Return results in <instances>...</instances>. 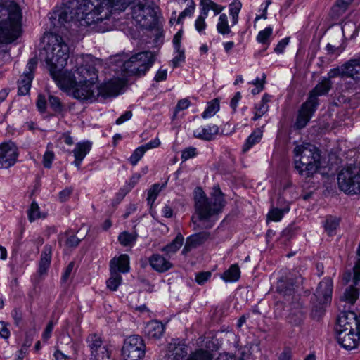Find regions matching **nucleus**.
<instances>
[{"label":"nucleus","mask_w":360,"mask_h":360,"mask_svg":"<svg viewBox=\"0 0 360 360\" xmlns=\"http://www.w3.org/2000/svg\"><path fill=\"white\" fill-rule=\"evenodd\" d=\"M132 0H82L76 10V17L86 25H94L97 32H104L110 29L106 22L110 17L124 11Z\"/></svg>","instance_id":"1"},{"label":"nucleus","mask_w":360,"mask_h":360,"mask_svg":"<svg viewBox=\"0 0 360 360\" xmlns=\"http://www.w3.org/2000/svg\"><path fill=\"white\" fill-rule=\"evenodd\" d=\"M23 0H0V44H10L20 36Z\"/></svg>","instance_id":"2"},{"label":"nucleus","mask_w":360,"mask_h":360,"mask_svg":"<svg viewBox=\"0 0 360 360\" xmlns=\"http://www.w3.org/2000/svg\"><path fill=\"white\" fill-rule=\"evenodd\" d=\"M294 153L296 158H300L295 161V168L300 175L309 177L316 173L320 167V154L314 146L309 143L297 146Z\"/></svg>","instance_id":"3"},{"label":"nucleus","mask_w":360,"mask_h":360,"mask_svg":"<svg viewBox=\"0 0 360 360\" xmlns=\"http://www.w3.org/2000/svg\"><path fill=\"white\" fill-rule=\"evenodd\" d=\"M70 49L61 37H57L54 44H46L40 50L39 58L51 69L60 70L66 65L69 58Z\"/></svg>","instance_id":"4"},{"label":"nucleus","mask_w":360,"mask_h":360,"mask_svg":"<svg viewBox=\"0 0 360 360\" xmlns=\"http://www.w3.org/2000/svg\"><path fill=\"white\" fill-rule=\"evenodd\" d=\"M122 71L128 76L141 77L150 68L155 61V54L150 51L137 53L128 60L122 59Z\"/></svg>","instance_id":"5"},{"label":"nucleus","mask_w":360,"mask_h":360,"mask_svg":"<svg viewBox=\"0 0 360 360\" xmlns=\"http://www.w3.org/2000/svg\"><path fill=\"white\" fill-rule=\"evenodd\" d=\"M349 316L342 314L339 316L335 332L338 342L345 349L351 350L360 344V335L356 329L354 332L353 321H348L350 319Z\"/></svg>","instance_id":"6"},{"label":"nucleus","mask_w":360,"mask_h":360,"mask_svg":"<svg viewBox=\"0 0 360 360\" xmlns=\"http://www.w3.org/2000/svg\"><path fill=\"white\" fill-rule=\"evenodd\" d=\"M226 201L219 185H215L210 193V197L204 195V227L211 228L218 219V214L225 206Z\"/></svg>","instance_id":"7"},{"label":"nucleus","mask_w":360,"mask_h":360,"mask_svg":"<svg viewBox=\"0 0 360 360\" xmlns=\"http://www.w3.org/2000/svg\"><path fill=\"white\" fill-rule=\"evenodd\" d=\"M158 8L150 0H136L131 7V15L140 27L151 29L157 23Z\"/></svg>","instance_id":"8"},{"label":"nucleus","mask_w":360,"mask_h":360,"mask_svg":"<svg viewBox=\"0 0 360 360\" xmlns=\"http://www.w3.org/2000/svg\"><path fill=\"white\" fill-rule=\"evenodd\" d=\"M78 67L75 72L77 75L79 83H96L98 80V65L101 62L91 56H82L76 60Z\"/></svg>","instance_id":"9"},{"label":"nucleus","mask_w":360,"mask_h":360,"mask_svg":"<svg viewBox=\"0 0 360 360\" xmlns=\"http://www.w3.org/2000/svg\"><path fill=\"white\" fill-rule=\"evenodd\" d=\"M110 276L106 284L108 289L112 291L117 290L122 283L120 273H127L129 271V257L127 255H121L119 257H114L110 262Z\"/></svg>","instance_id":"10"},{"label":"nucleus","mask_w":360,"mask_h":360,"mask_svg":"<svg viewBox=\"0 0 360 360\" xmlns=\"http://www.w3.org/2000/svg\"><path fill=\"white\" fill-rule=\"evenodd\" d=\"M146 346L142 337L138 335L127 338L122 348V360H142L146 354Z\"/></svg>","instance_id":"11"},{"label":"nucleus","mask_w":360,"mask_h":360,"mask_svg":"<svg viewBox=\"0 0 360 360\" xmlns=\"http://www.w3.org/2000/svg\"><path fill=\"white\" fill-rule=\"evenodd\" d=\"M299 278L291 272H285L278 280L276 291L287 301L300 300V295L296 294L298 288Z\"/></svg>","instance_id":"12"},{"label":"nucleus","mask_w":360,"mask_h":360,"mask_svg":"<svg viewBox=\"0 0 360 360\" xmlns=\"http://www.w3.org/2000/svg\"><path fill=\"white\" fill-rule=\"evenodd\" d=\"M351 166L342 169L338 174V183L340 189L347 194L360 193V174Z\"/></svg>","instance_id":"13"},{"label":"nucleus","mask_w":360,"mask_h":360,"mask_svg":"<svg viewBox=\"0 0 360 360\" xmlns=\"http://www.w3.org/2000/svg\"><path fill=\"white\" fill-rule=\"evenodd\" d=\"M86 342L91 352V360H107L110 359L109 346L104 344L101 337L96 333L89 334Z\"/></svg>","instance_id":"14"},{"label":"nucleus","mask_w":360,"mask_h":360,"mask_svg":"<svg viewBox=\"0 0 360 360\" xmlns=\"http://www.w3.org/2000/svg\"><path fill=\"white\" fill-rule=\"evenodd\" d=\"M333 289V281L330 278H325L319 283L314 294V297L317 299L319 305L314 306L312 312L313 316H314V312H318L319 315L323 314V305L330 302Z\"/></svg>","instance_id":"15"},{"label":"nucleus","mask_w":360,"mask_h":360,"mask_svg":"<svg viewBox=\"0 0 360 360\" xmlns=\"http://www.w3.org/2000/svg\"><path fill=\"white\" fill-rule=\"evenodd\" d=\"M50 75L57 84L63 89L72 90L78 82L77 75L75 72L72 73L71 71L51 69Z\"/></svg>","instance_id":"16"},{"label":"nucleus","mask_w":360,"mask_h":360,"mask_svg":"<svg viewBox=\"0 0 360 360\" xmlns=\"http://www.w3.org/2000/svg\"><path fill=\"white\" fill-rule=\"evenodd\" d=\"M72 96L80 101H96L99 97V91L96 83H77L72 90Z\"/></svg>","instance_id":"17"},{"label":"nucleus","mask_w":360,"mask_h":360,"mask_svg":"<svg viewBox=\"0 0 360 360\" xmlns=\"http://www.w3.org/2000/svg\"><path fill=\"white\" fill-rule=\"evenodd\" d=\"M18 148L10 141L0 144V169H8L17 161Z\"/></svg>","instance_id":"18"},{"label":"nucleus","mask_w":360,"mask_h":360,"mask_svg":"<svg viewBox=\"0 0 360 360\" xmlns=\"http://www.w3.org/2000/svg\"><path fill=\"white\" fill-rule=\"evenodd\" d=\"M314 103L315 101H314L312 98L311 101H307L302 105L295 123V127L296 129H301L307 124L312 115L316 110V106L314 105Z\"/></svg>","instance_id":"19"},{"label":"nucleus","mask_w":360,"mask_h":360,"mask_svg":"<svg viewBox=\"0 0 360 360\" xmlns=\"http://www.w3.org/2000/svg\"><path fill=\"white\" fill-rule=\"evenodd\" d=\"M306 311L300 300L290 301V313L287 316L288 322L293 326L300 325L304 320Z\"/></svg>","instance_id":"20"},{"label":"nucleus","mask_w":360,"mask_h":360,"mask_svg":"<svg viewBox=\"0 0 360 360\" xmlns=\"http://www.w3.org/2000/svg\"><path fill=\"white\" fill-rule=\"evenodd\" d=\"M195 213L192 216L191 221L195 230L200 229L202 224V189L197 187L194 193Z\"/></svg>","instance_id":"21"},{"label":"nucleus","mask_w":360,"mask_h":360,"mask_svg":"<svg viewBox=\"0 0 360 360\" xmlns=\"http://www.w3.org/2000/svg\"><path fill=\"white\" fill-rule=\"evenodd\" d=\"M187 354L188 347L184 342L174 340L169 343L167 353L168 360H183Z\"/></svg>","instance_id":"22"},{"label":"nucleus","mask_w":360,"mask_h":360,"mask_svg":"<svg viewBox=\"0 0 360 360\" xmlns=\"http://www.w3.org/2000/svg\"><path fill=\"white\" fill-rule=\"evenodd\" d=\"M69 7L61 6L56 8L49 17L54 27H60L70 20L72 18Z\"/></svg>","instance_id":"23"},{"label":"nucleus","mask_w":360,"mask_h":360,"mask_svg":"<svg viewBox=\"0 0 360 360\" xmlns=\"http://www.w3.org/2000/svg\"><path fill=\"white\" fill-rule=\"evenodd\" d=\"M333 85L332 82L327 78H323L321 82H319L316 86L310 91L309 97L307 101H311L313 98L314 103V105L317 107L318 105V98L317 97L319 96L325 95L328 94L329 90L331 89Z\"/></svg>","instance_id":"24"},{"label":"nucleus","mask_w":360,"mask_h":360,"mask_svg":"<svg viewBox=\"0 0 360 360\" xmlns=\"http://www.w3.org/2000/svg\"><path fill=\"white\" fill-rule=\"evenodd\" d=\"M148 262L151 267L159 273H164L173 267V264L169 260L159 254H153L148 259Z\"/></svg>","instance_id":"25"},{"label":"nucleus","mask_w":360,"mask_h":360,"mask_svg":"<svg viewBox=\"0 0 360 360\" xmlns=\"http://www.w3.org/2000/svg\"><path fill=\"white\" fill-rule=\"evenodd\" d=\"M120 87L119 82L116 80L109 81L99 86L96 85V89L99 91V97L103 98L118 95Z\"/></svg>","instance_id":"26"},{"label":"nucleus","mask_w":360,"mask_h":360,"mask_svg":"<svg viewBox=\"0 0 360 360\" xmlns=\"http://www.w3.org/2000/svg\"><path fill=\"white\" fill-rule=\"evenodd\" d=\"M345 75L347 77L355 80L360 79V56L358 58L351 59L343 64Z\"/></svg>","instance_id":"27"},{"label":"nucleus","mask_w":360,"mask_h":360,"mask_svg":"<svg viewBox=\"0 0 360 360\" xmlns=\"http://www.w3.org/2000/svg\"><path fill=\"white\" fill-rule=\"evenodd\" d=\"M163 324L158 321H151L145 327V334L149 338L158 339L164 333Z\"/></svg>","instance_id":"28"},{"label":"nucleus","mask_w":360,"mask_h":360,"mask_svg":"<svg viewBox=\"0 0 360 360\" xmlns=\"http://www.w3.org/2000/svg\"><path fill=\"white\" fill-rule=\"evenodd\" d=\"M204 360H212L213 352H217L219 348V341L214 338L204 337Z\"/></svg>","instance_id":"29"},{"label":"nucleus","mask_w":360,"mask_h":360,"mask_svg":"<svg viewBox=\"0 0 360 360\" xmlns=\"http://www.w3.org/2000/svg\"><path fill=\"white\" fill-rule=\"evenodd\" d=\"M51 248L46 246L41 254V258L39 264L38 273L40 276H44L47 274V271L51 264Z\"/></svg>","instance_id":"30"},{"label":"nucleus","mask_w":360,"mask_h":360,"mask_svg":"<svg viewBox=\"0 0 360 360\" xmlns=\"http://www.w3.org/2000/svg\"><path fill=\"white\" fill-rule=\"evenodd\" d=\"M353 1L354 0H337L331 9V18L333 19H338L345 13Z\"/></svg>","instance_id":"31"},{"label":"nucleus","mask_w":360,"mask_h":360,"mask_svg":"<svg viewBox=\"0 0 360 360\" xmlns=\"http://www.w3.org/2000/svg\"><path fill=\"white\" fill-rule=\"evenodd\" d=\"M202 243V234L200 232L193 234L186 239V244L182 250V254L186 255L191 250L200 246Z\"/></svg>","instance_id":"32"},{"label":"nucleus","mask_w":360,"mask_h":360,"mask_svg":"<svg viewBox=\"0 0 360 360\" xmlns=\"http://www.w3.org/2000/svg\"><path fill=\"white\" fill-rule=\"evenodd\" d=\"M33 75L30 72H24L18 81V94L25 96L30 91Z\"/></svg>","instance_id":"33"},{"label":"nucleus","mask_w":360,"mask_h":360,"mask_svg":"<svg viewBox=\"0 0 360 360\" xmlns=\"http://www.w3.org/2000/svg\"><path fill=\"white\" fill-rule=\"evenodd\" d=\"M184 240V236L179 233L170 243L161 249V251L165 252L167 255L174 254L182 246Z\"/></svg>","instance_id":"34"},{"label":"nucleus","mask_w":360,"mask_h":360,"mask_svg":"<svg viewBox=\"0 0 360 360\" xmlns=\"http://www.w3.org/2000/svg\"><path fill=\"white\" fill-rule=\"evenodd\" d=\"M240 269L237 264H233L230 268L225 271L221 276L223 280L226 282L236 281L240 278Z\"/></svg>","instance_id":"35"},{"label":"nucleus","mask_w":360,"mask_h":360,"mask_svg":"<svg viewBox=\"0 0 360 360\" xmlns=\"http://www.w3.org/2000/svg\"><path fill=\"white\" fill-rule=\"evenodd\" d=\"M359 29V27L352 20L345 21L342 25V31L344 36H347L350 38L357 34Z\"/></svg>","instance_id":"36"},{"label":"nucleus","mask_w":360,"mask_h":360,"mask_svg":"<svg viewBox=\"0 0 360 360\" xmlns=\"http://www.w3.org/2000/svg\"><path fill=\"white\" fill-rule=\"evenodd\" d=\"M91 148V145L89 142L78 143L72 151L75 158L83 160L90 151Z\"/></svg>","instance_id":"37"},{"label":"nucleus","mask_w":360,"mask_h":360,"mask_svg":"<svg viewBox=\"0 0 360 360\" xmlns=\"http://www.w3.org/2000/svg\"><path fill=\"white\" fill-rule=\"evenodd\" d=\"M262 136V131L259 129L254 131L247 139L243 146V152L248 151L253 145L258 143Z\"/></svg>","instance_id":"38"},{"label":"nucleus","mask_w":360,"mask_h":360,"mask_svg":"<svg viewBox=\"0 0 360 360\" xmlns=\"http://www.w3.org/2000/svg\"><path fill=\"white\" fill-rule=\"evenodd\" d=\"M136 233L122 232L118 236L119 242L124 246L132 245L137 238Z\"/></svg>","instance_id":"39"},{"label":"nucleus","mask_w":360,"mask_h":360,"mask_svg":"<svg viewBox=\"0 0 360 360\" xmlns=\"http://www.w3.org/2000/svg\"><path fill=\"white\" fill-rule=\"evenodd\" d=\"M289 205H285L284 207L278 208L275 207L272 208L268 214L269 219L274 221H280L283 214L289 211Z\"/></svg>","instance_id":"40"},{"label":"nucleus","mask_w":360,"mask_h":360,"mask_svg":"<svg viewBox=\"0 0 360 360\" xmlns=\"http://www.w3.org/2000/svg\"><path fill=\"white\" fill-rule=\"evenodd\" d=\"M217 31L221 34H229L231 32V28L228 24V17L223 13L219 16L218 23L217 25Z\"/></svg>","instance_id":"41"},{"label":"nucleus","mask_w":360,"mask_h":360,"mask_svg":"<svg viewBox=\"0 0 360 360\" xmlns=\"http://www.w3.org/2000/svg\"><path fill=\"white\" fill-rule=\"evenodd\" d=\"M167 182L160 186L159 184H153L148 191L147 200L148 203L153 204L156 200L161 190L165 187Z\"/></svg>","instance_id":"42"},{"label":"nucleus","mask_w":360,"mask_h":360,"mask_svg":"<svg viewBox=\"0 0 360 360\" xmlns=\"http://www.w3.org/2000/svg\"><path fill=\"white\" fill-rule=\"evenodd\" d=\"M223 8V6L217 4L212 0H204V19L205 18V15H207V13L210 10L213 11L214 15H217L221 13Z\"/></svg>","instance_id":"43"},{"label":"nucleus","mask_w":360,"mask_h":360,"mask_svg":"<svg viewBox=\"0 0 360 360\" xmlns=\"http://www.w3.org/2000/svg\"><path fill=\"white\" fill-rule=\"evenodd\" d=\"M219 110V101L217 98H214L207 103V107L204 110V118L207 117H212Z\"/></svg>","instance_id":"44"},{"label":"nucleus","mask_w":360,"mask_h":360,"mask_svg":"<svg viewBox=\"0 0 360 360\" xmlns=\"http://www.w3.org/2000/svg\"><path fill=\"white\" fill-rule=\"evenodd\" d=\"M339 225V219L333 217H328L325 222V229L328 235L332 236Z\"/></svg>","instance_id":"45"},{"label":"nucleus","mask_w":360,"mask_h":360,"mask_svg":"<svg viewBox=\"0 0 360 360\" xmlns=\"http://www.w3.org/2000/svg\"><path fill=\"white\" fill-rule=\"evenodd\" d=\"M49 103L50 108L57 113H60L63 111V105L60 100V98L57 96L50 95L49 96Z\"/></svg>","instance_id":"46"},{"label":"nucleus","mask_w":360,"mask_h":360,"mask_svg":"<svg viewBox=\"0 0 360 360\" xmlns=\"http://www.w3.org/2000/svg\"><path fill=\"white\" fill-rule=\"evenodd\" d=\"M28 219L30 222L41 217L39 207L36 202H32L30 209L27 210Z\"/></svg>","instance_id":"47"},{"label":"nucleus","mask_w":360,"mask_h":360,"mask_svg":"<svg viewBox=\"0 0 360 360\" xmlns=\"http://www.w3.org/2000/svg\"><path fill=\"white\" fill-rule=\"evenodd\" d=\"M219 133L218 126L213 124L204 128V140L210 141L215 138Z\"/></svg>","instance_id":"48"},{"label":"nucleus","mask_w":360,"mask_h":360,"mask_svg":"<svg viewBox=\"0 0 360 360\" xmlns=\"http://www.w3.org/2000/svg\"><path fill=\"white\" fill-rule=\"evenodd\" d=\"M195 10V3L191 0L190 2V4L188 6V7L184 9L182 12L180 13L178 19L176 20V22L178 24L181 23L184 19L186 16H191Z\"/></svg>","instance_id":"49"},{"label":"nucleus","mask_w":360,"mask_h":360,"mask_svg":"<svg viewBox=\"0 0 360 360\" xmlns=\"http://www.w3.org/2000/svg\"><path fill=\"white\" fill-rule=\"evenodd\" d=\"M271 34H272V28L270 27H268L259 32L257 39L260 43L267 44L268 39L271 35Z\"/></svg>","instance_id":"50"},{"label":"nucleus","mask_w":360,"mask_h":360,"mask_svg":"<svg viewBox=\"0 0 360 360\" xmlns=\"http://www.w3.org/2000/svg\"><path fill=\"white\" fill-rule=\"evenodd\" d=\"M144 150L140 146L137 148L129 158V161L132 165H136L144 155Z\"/></svg>","instance_id":"51"},{"label":"nucleus","mask_w":360,"mask_h":360,"mask_svg":"<svg viewBox=\"0 0 360 360\" xmlns=\"http://www.w3.org/2000/svg\"><path fill=\"white\" fill-rule=\"evenodd\" d=\"M256 112L255 113L254 117H252L253 120H257L259 119L263 115H264L269 109L268 105L265 104H259L255 106Z\"/></svg>","instance_id":"52"},{"label":"nucleus","mask_w":360,"mask_h":360,"mask_svg":"<svg viewBox=\"0 0 360 360\" xmlns=\"http://www.w3.org/2000/svg\"><path fill=\"white\" fill-rule=\"evenodd\" d=\"M190 101L187 98H183L179 100L177 103V105H176L173 118L176 117L177 112L179 111L187 109L190 105Z\"/></svg>","instance_id":"53"},{"label":"nucleus","mask_w":360,"mask_h":360,"mask_svg":"<svg viewBox=\"0 0 360 360\" xmlns=\"http://www.w3.org/2000/svg\"><path fill=\"white\" fill-rule=\"evenodd\" d=\"M345 70H343V65L340 68H335L333 69L330 70V71L328 73V77L327 79H329L330 80L333 78H335L336 77L340 76V77H346L345 75Z\"/></svg>","instance_id":"54"},{"label":"nucleus","mask_w":360,"mask_h":360,"mask_svg":"<svg viewBox=\"0 0 360 360\" xmlns=\"http://www.w3.org/2000/svg\"><path fill=\"white\" fill-rule=\"evenodd\" d=\"M54 159V153L52 151H46L43 157V165L46 168H51Z\"/></svg>","instance_id":"55"},{"label":"nucleus","mask_w":360,"mask_h":360,"mask_svg":"<svg viewBox=\"0 0 360 360\" xmlns=\"http://www.w3.org/2000/svg\"><path fill=\"white\" fill-rule=\"evenodd\" d=\"M196 155V149L193 147H189L182 151L181 159L186 161L189 158L195 157Z\"/></svg>","instance_id":"56"},{"label":"nucleus","mask_w":360,"mask_h":360,"mask_svg":"<svg viewBox=\"0 0 360 360\" xmlns=\"http://www.w3.org/2000/svg\"><path fill=\"white\" fill-rule=\"evenodd\" d=\"M74 266H75L74 262H71L69 263V264L66 267V269L62 276V278H61V281L63 283H65L69 280V278L72 274Z\"/></svg>","instance_id":"57"},{"label":"nucleus","mask_w":360,"mask_h":360,"mask_svg":"<svg viewBox=\"0 0 360 360\" xmlns=\"http://www.w3.org/2000/svg\"><path fill=\"white\" fill-rule=\"evenodd\" d=\"M177 55L173 58L172 60L173 68L177 67L181 62H183L185 59L184 51V50L179 49V51H176Z\"/></svg>","instance_id":"58"},{"label":"nucleus","mask_w":360,"mask_h":360,"mask_svg":"<svg viewBox=\"0 0 360 360\" xmlns=\"http://www.w3.org/2000/svg\"><path fill=\"white\" fill-rule=\"evenodd\" d=\"M12 317L14 319V323L16 326H19L22 320V312L18 309H14L11 313Z\"/></svg>","instance_id":"59"},{"label":"nucleus","mask_w":360,"mask_h":360,"mask_svg":"<svg viewBox=\"0 0 360 360\" xmlns=\"http://www.w3.org/2000/svg\"><path fill=\"white\" fill-rule=\"evenodd\" d=\"M160 145V141L158 138H155V139L150 141V142L146 143L145 145L141 146V147L144 150V152L147 151L149 149H152L154 148H157Z\"/></svg>","instance_id":"60"},{"label":"nucleus","mask_w":360,"mask_h":360,"mask_svg":"<svg viewBox=\"0 0 360 360\" xmlns=\"http://www.w3.org/2000/svg\"><path fill=\"white\" fill-rule=\"evenodd\" d=\"M53 326H54V323H53V321H50L49 322V323L47 324V326L42 334V338L44 340H48L49 339V338L51 337V333L53 329Z\"/></svg>","instance_id":"61"},{"label":"nucleus","mask_w":360,"mask_h":360,"mask_svg":"<svg viewBox=\"0 0 360 360\" xmlns=\"http://www.w3.org/2000/svg\"><path fill=\"white\" fill-rule=\"evenodd\" d=\"M289 43V38H285L283 39L281 41H280L276 46L274 49V51L277 53H282L285 48V46Z\"/></svg>","instance_id":"62"},{"label":"nucleus","mask_w":360,"mask_h":360,"mask_svg":"<svg viewBox=\"0 0 360 360\" xmlns=\"http://www.w3.org/2000/svg\"><path fill=\"white\" fill-rule=\"evenodd\" d=\"M186 360H202V349H198L191 353Z\"/></svg>","instance_id":"63"},{"label":"nucleus","mask_w":360,"mask_h":360,"mask_svg":"<svg viewBox=\"0 0 360 360\" xmlns=\"http://www.w3.org/2000/svg\"><path fill=\"white\" fill-rule=\"evenodd\" d=\"M216 360H244L243 357H237L228 354H220Z\"/></svg>","instance_id":"64"}]
</instances>
